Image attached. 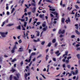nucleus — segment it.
I'll use <instances>...</instances> for the list:
<instances>
[{
	"mask_svg": "<svg viewBox=\"0 0 80 80\" xmlns=\"http://www.w3.org/2000/svg\"><path fill=\"white\" fill-rule=\"evenodd\" d=\"M65 31L64 30L62 31V30L60 29L58 33L59 34L62 33V34H63V33H65Z\"/></svg>",
	"mask_w": 80,
	"mask_h": 80,
	"instance_id": "6",
	"label": "nucleus"
},
{
	"mask_svg": "<svg viewBox=\"0 0 80 80\" xmlns=\"http://www.w3.org/2000/svg\"><path fill=\"white\" fill-rule=\"evenodd\" d=\"M2 58H3L0 57V63H2Z\"/></svg>",
	"mask_w": 80,
	"mask_h": 80,
	"instance_id": "41",
	"label": "nucleus"
},
{
	"mask_svg": "<svg viewBox=\"0 0 80 80\" xmlns=\"http://www.w3.org/2000/svg\"><path fill=\"white\" fill-rule=\"evenodd\" d=\"M8 34V32H0V35H1L2 37H6V35Z\"/></svg>",
	"mask_w": 80,
	"mask_h": 80,
	"instance_id": "1",
	"label": "nucleus"
},
{
	"mask_svg": "<svg viewBox=\"0 0 80 80\" xmlns=\"http://www.w3.org/2000/svg\"><path fill=\"white\" fill-rule=\"evenodd\" d=\"M45 41L42 42H41V45H44V44H45Z\"/></svg>",
	"mask_w": 80,
	"mask_h": 80,
	"instance_id": "36",
	"label": "nucleus"
},
{
	"mask_svg": "<svg viewBox=\"0 0 80 80\" xmlns=\"http://www.w3.org/2000/svg\"><path fill=\"white\" fill-rule=\"evenodd\" d=\"M47 30V27H45V28H44L43 29V31H46V30Z\"/></svg>",
	"mask_w": 80,
	"mask_h": 80,
	"instance_id": "20",
	"label": "nucleus"
},
{
	"mask_svg": "<svg viewBox=\"0 0 80 80\" xmlns=\"http://www.w3.org/2000/svg\"><path fill=\"white\" fill-rule=\"evenodd\" d=\"M68 74H69V76L70 77L71 76H72V74L69 73V72H68Z\"/></svg>",
	"mask_w": 80,
	"mask_h": 80,
	"instance_id": "55",
	"label": "nucleus"
},
{
	"mask_svg": "<svg viewBox=\"0 0 80 80\" xmlns=\"http://www.w3.org/2000/svg\"><path fill=\"white\" fill-rule=\"evenodd\" d=\"M61 21L62 23H64V22H65V19L64 18H62Z\"/></svg>",
	"mask_w": 80,
	"mask_h": 80,
	"instance_id": "25",
	"label": "nucleus"
},
{
	"mask_svg": "<svg viewBox=\"0 0 80 80\" xmlns=\"http://www.w3.org/2000/svg\"><path fill=\"white\" fill-rule=\"evenodd\" d=\"M27 23L26 22H24V24L23 25L25 27V28L27 26Z\"/></svg>",
	"mask_w": 80,
	"mask_h": 80,
	"instance_id": "22",
	"label": "nucleus"
},
{
	"mask_svg": "<svg viewBox=\"0 0 80 80\" xmlns=\"http://www.w3.org/2000/svg\"><path fill=\"white\" fill-rule=\"evenodd\" d=\"M67 66H68V68H70L71 67V66L70 65H68Z\"/></svg>",
	"mask_w": 80,
	"mask_h": 80,
	"instance_id": "45",
	"label": "nucleus"
},
{
	"mask_svg": "<svg viewBox=\"0 0 80 80\" xmlns=\"http://www.w3.org/2000/svg\"><path fill=\"white\" fill-rule=\"evenodd\" d=\"M32 18H31L29 20V23H31V22H32Z\"/></svg>",
	"mask_w": 80,
	"mask_h": 80,
	"instance_id": "46",
	"label": "nucleus"
},
{
	"mask_svg": "<svg viewBox=\"0 0 80 80\" xmlns=\"http://www.w3.org/2000/svg\"><path fill=\"white\" fill-rule=\"evenodd\" d=\"M46 12V11H45V10H43L42 11V12L43 13H45Z\"/></svg>",
	"mask_w": 80,
	"mask_h": 80,
	"instance_id": "56",
	"label": "nucleus"
},
{
	"mask_svg": "<svg viewBox=\"0 0 80 80\" xmlns=\"http://www.w3.org/2000/svg\"><path fill=\"white\" fill-rule=\"evenodd\" d=\"M22 30H25L26 29L25 28H24V27H23V26H22Z\"/></svg>",
	"mask_w": 80,
	"mask_h": 80,
	"instance_id": "33",
	"label": "nucleus"
},
{
	"mask_svg": "<svg viewBox=\"0 0 80 80\" xmlns=\"http://www.w3.org/2000/svg\"><path fill=\"white\" fill-rule=\"evenodd\" d=\"M15 45H16V46H17V44L18 45V42H15Z\"/></svg>",
	"mask_w": 80,
	"mask_h": 80,
	"instance_id": "51",
	"label": "nucleus"
},
{
	"mask_svg": "<svg viewBox=\"0 0 80 80\" xmlns=\"http://www.w3.org/2000/svg\"><path fill=\"white\" fill-rule=\"evenodd\" d=\"M59 53V51H57L55 52V53H56V54H57V55L58 56H59L60 55V53Z\"/></svg>",
	"mask_w": 80,
	"mask_h": 80,
	"instance_id": "14",
	"label": "nucleus"
},
{
	"mask_svg": "<svg viewBox=\"0 0 80 80\" xmlns=\"http://www.w3.org/2000/svg\"><path fill=\"white\" fill-rule=\"evenodd\" d=\"M36 32H37V36H38V37L40 35V32L38 31H36Z\"/></svg>",
	"mask_w": 80,
	"mask_h": 80,
	"instance_id": "15",
	"label": "nucleus"
},
{
	"mask_svg": "<svg viewBox=\"0 0 80 80\" xmlns=\"http://www.w3.org/2000/svg\"><path fill=\"white\" fill-rule=\"evenodd\" d=\"M75 36L74 35H72L71 36V38H75Z\"/></svg>",
	"mask_w": 80,
	"mask_h": 80,
	"instance_id": "44",
	"label": "nucleus"
},
{
	"mask_svg": "<svg viewBox=\"0 0 80 80\" xmlns=\"http://www.w3.org/2000/svg\"><path fill=\"white\" fill-rule=\"evenodd\" d=\"M51 12V13H53V14H54V15H56V17L57 18H58L59 16H58V13H57V12Z\"/></svg>",
	"mask_w": 80,
	"mask_h": 80,
	"instance_id": "5",
	"label": "nucleus"
},
{
	"mask_svg": "<svg viewBox=\"0 0 80 80\" xmlns=\"http://www.w3.org/2000/svg\"><path fill=\"white\" fill-rule=\"evenodd\" d=\"M18 42L19 43H22V40H21V39H20L19 40Z\"/></svg>",
	"mask_w": 80,
	"mask_h": 80,
	"instance_id": "48",
	"label": "nucleus"
},
{
	"mask_svg": "<svg viewBox=\"0 0 80 80\" xmlns=\"http://www.w3.org/2000/svg\"><path fill=\"white\" fill-rule=\"evenodd\" d=\"M15 10V8H13L12 10V12H11V13H12L14 12V11Z\"/></svg>",
	"mask_w": 80,
	"mask_h": 80,
	"instance_id": "40",
	"label": "nucleus"
},
{
	"mask_svg": "<svg viewBox=\"0 0 80 80\" xmlns=\"http://www.w3.org/2000/svg\"><path fill=\"white\" fill-rule=\"evenodd\" d=\"M15 61H17V59L16 58H14L12 60L11 62H15Z\"/></svg>",
	"mask_w": 80,
	"mask_h": 80,
	"instance_id": "26",
	"label": "nucleus"
},
{
	"mask_svg": "<svg viewBox=\"0 0 80 80\" xmlns=\"http://www.w3.org/2000/svg\"><path fill=\"white\" fill-rule=\"evenodd\" d=\"M41 56H42V55L40 54L37 57V58H40V57H41Z\"/></svg>",
	"mask_w": 80,
	"mask_h": 80,
	"instance_id": "54",
	"label": "nucleus"
},
{
	"mask_svg": "<svg viewBox=\"0 0 80 80\" xmlns=\"http://www.w3.org/2000/svg\"><path fill=\"white\" fill-rule=\"evenodd\" d=\"M42 26L43 27H46V22L45 21L42 24Z\"/></svg>",
	"mask_w": 80,
	"mask_h": 80,
	"instance_id": "13",
	"label": "nucleus"
},
{
	"mask_svg": "<svg viewBox=\"0 0 80 80\" xmlns=\"http://www.w3.org/2000/svg\"><path fill=\"white\" fill-rule=\"evenodd\" d=\"M8 19H7V20H6L4 22H2V24L1 25V26L2 27H3V26H4V25H5V23H8Z\"/></svg>",
	"mask_w": 80,
	"mask_h": 80,
	"instance_id": "4",
	"label": "nucleus"
},
{
	"mask_svg": "<svg viewBox=\"0 0 80 80\" xmlns=\"http://www.w3.org/2000/svg\"><path fill=\"white\" fill-rule=\"evenodd\" d=\"M12 71L13 72H15V71H16V70H15V69H13V68H12Z\"/></svg>",
	"mask_w": 80,
	"mask_h": 80,
	"instance_id": "38",
	"label": "nucleus"
},
{
	"mask_svg": "<svg viewBox=\"0 0 80 80\" xmlns=\"http://www.w3.org/2000/svg\"><path fill=\"white\" fill-rule=\"evenodd\" d=\"M32 6H34V7H35V6H36V4H35V3H32Z\"/></svg>",
	"mask_w": 80,
	"mask_h": 80,
	"instance_id": "34",
	"label": "nucleus"
},
{
	"mask_svg": "<svg viewBox=\"0 0 80 80\" xmlns=\"http://www.w3.org/2000/svg\"><path fill=\"white\" fill-rule=\"evenodd\" d=\"M39 40H40V39H38V40H34V42H39Z\"/></svg>",
	"mask_w": 80,
	"mask_h": 80,
	"instance_id": "35",
	"label": "nucleus"
},
{
	"mask_svg": "<svg viewBox=\"0 0 80 80\" xmlns=\"http://www.w3.org/2000/svg\"><path fill=\"white\" fill-rule=\"evenodd\" d=\"M31 38H34V35H31Z\"/></svg>",
	"mask_w": 80,
	"mask_h": 80,
	"instance_id": "50",
	"label": "nucleus"
},
{
	"mask_svg": "<svg viewBox=\"0 0 80 80\" xmlns=\"http://www.w3.org/2000/svg\"><path fill=\"white\" fill-rule=\"evenodd\" d=\"M24 35L25 37H27V36H28V33L27 32H26V35H25V33H24Z\"/></svg>",
	"mask_w": 80,
	"mask_h": 80,
	"instance_id": "42",
	"label": "nucleus"
},
{
	"mask_svg": "<svg viewBox=\"0 0 80 80\" xmlns=\"http://www.w3.org/2000/svg\"><path fill=\"white\" fill-rule=\"evenodd\" d=\"M13 76V75H11L9 77V80H12V77Z\"/></svg>",
	"mask_w": 80,
	"mask_h": 80,
	"instance_id": "19",
	"label": "nucleus"
},
{
	"mask_svg": "<svg viewBox=\"0 0 80 80\" xmlns=\"http://www.w3.org/2000/svg\"><path fill=\"white\" fill-rule=\"evenodd\" d=\"M7 14L8 15H9V14H10V12H7Z\"/></svg>",
	"mask_w": 80,
	"mask_h": 80,
	"instance_id": "57",
	"label": "nucleus"
},
{
	"mask_svg": "<svg viewBox=\"0 0 80 80\" xmlns=\"http://www.w3.org/2000/svg\"><path fill=\"white\" fill-rule=\"evenodd\" d=\"M76 50H80V47L78 48Z\"/></svg>",
	"mask_w": 80,
	"mask_h": 80,
	"instance_id": "61",
	"label": "nucleus"
},
{
	"mask_svg": "<svg viewBox=\"0 0 80 80\" xmlns=\"http://www.w3.org/2000/svg\"><path fill=\"white\" fill-rule=\"evenodd\" d=\"M75 7L77 9H78V8H79V7L77 6V5H75Z\"/></svg>",
	"mask_w": 80,
	"mask_h": 80,
	"instance_id": "37",
	"label": "nucleus"
},
{
	"mask_svg": "<svg viewBox=\"0 0 80 80\" xmlns=\"http://www.w3.org/2000/svg\"><path fill=\"white\" fill-rule=\"evenodd\" d=\"M60 5H61V6H62V1H61V2L60 3Z\"/></svg>",
	"mask_w": 80,
	"mask_h": 80,
	"instance_id": "63",
	"label": "nucleus"
},
{
	"mask_svg": "<svg viewBox=\"0 0 80 80\" xmlns=\"http://www.w3.org/2000/svg\"><path fill=\"white\" fill-rule=\"evenodd\" d=\"M19 20H20L21 22H25L24 19H19Z\"/></svg>",
	"mask_w": 80,
	"mask_h": 80,
	"instance_id": "29",
	"label": "nucleus"
},
{
	"mask_svg": "<svg viewBox=\"0 0 80 80\" xmlns=\"http://www.w3.org/2000/svg\"><path fill=\"white\" fill-rule=\"evenodd\" d=\"M80 45H79V44H77L76 45V47H80Z\"/></svg>",
	"mask_w": 80,
	"mask_h": 80,
	"instance_id": "60",
	"label": "nucleus"
},
{
	"mask_svg": "<svg viewBox=\"0 0 80 80\" xmlns=\"http://www.w3.org/2000/svg\"><path fill=\"white\" fill-rule=\"evenodd\" d=\"M23 61H22L20 63V65L21 66H22V65H23Z\"/></svg>",
	"mask_w": 80,
	"mask_h": 80,
	"instance_id": "47",
	"label": "nucleus"
},
{
	"mask_svg": "<svg viewBox=\"0 0 80 80\" xmlns=\"http://www.w3.org/2000/svg\"><path fill=\"white\" fill-rule=\"evenodd\" d=\"M48 55H46V60H48Z\"/></svg>",
	"mask_w": 80,
	"mask_h": 80,
	"instance_id": "43",
	"label": "nucleus"
},
{
	"mask_svg": "<svg viewBox=\"0 0 80 80\" xmlns=\"http://www.w3.org/2000/svg\"><path fill=\"white\" fill-rule=\"evenodd\" d=\"M19 52H23V48H19Z\"/></svg>",
	"mask_w": 80,
	"mask_h": 80,
	"instance_id": "17",
	"label": "nucleus"
},
{
	"mask_svg": "<svg viewBox=\"0 0 80 80\" xmlns=\"http://www.w3.org/2000/svg\"><path fill=\"white\" fill-rule=\"evenodd\" d=\"M75 73V75H76V74H77V73H78V70H76Z\"/></svg>",
	"mask_w": 80,
	"mask_h": 80,
	"instance_id": "28",
	"label": "nucleus"
},
{
	"mask_svg": "<svg viewBox=\"0 0 80 80\" xmlns=\"http://www.w3.org/2000/svg\"><path fill=\"white\" fill-rule=\"evenodd\" d=\"M31 51H32V50H31V49H29L28 52H29V53H30Z\"/></svg>",
	"mask_w": 80,
	"mask_h": 80,
	"instance_id": "58",
	"label": "nucleus"
},
{
	"mask_svg": "<svg viewBox=\"0 0 80 80\" xmlns=\"http://www.w3.org/2000/svg\"><path fill=\"white\" fill-rule=\"evenodd\" d=\"M75 32L76 33H77V34L78 35H80V32H78V31H77V30H76Z\"/></svg>",
	"mask_w": 80,
	"mask_h": 80,
	"instance_id": "18",
	"label": "nucleus"
},
{
	"mask_svg": "<svg viewBox=\"0 0 80 80\" xmlns=\"http://www.w3.org/2000/svg\"><path fill=\"white\" fill-rule=\"evenodd\" d=\"M15 49H17V47L16 45H14L11 51L12 53H13L15 52Z\"/></svg>",
	"mask_w": 80,
	"mask_h": 80,
	"instance_id": "3",
	"label": "nucleus"
},
{
	"mask_svg": "<svg viewBox=\"0 0 80 80\" xmlns=\"http://www.w3.org/2000/svg\"><path fill=\"white\" fill-rule=\"evenodd\" d=\"M31 56L30 57L28 61V59H26L25 60V62H29V63H30V61H31Z\"/></svg>",
	"mask_w": 80,
	"mask_h": 80,
	"instance_id": "9",
	"label": "nucleus"
},
{
	"mask_svg": "<svg viewBox=\"0 0 80 80\" xmlns=\"http://www.w3.org/2000/svg\"><path fill=\"white\" fill-rule=\"evenodd\" d=\"M39 17H40V18H43V17H44V14H43L42 15H39Z\"/></svg>",
	"mask_w": 80,
	"mask_h": 80,
	"instance_id": "16",
	"label": "nucleus"
},
{
	"mask_svg": "<svg viewBox=\"0 0 80 80\" xmlns=\"http://www.w3.org/2000/svg\"><path fill=\"white\" fill-rule=\"evenodd\" d=\"M36 60V58H33L32 60V61L33 62H35V61Z\"/></svg>",
	"mask_w": 80,
	"mask_h": 80,
	"instance_id": "59",
	"label": "nucleus"
},
{
	"mask_svg": "<svg viewBox=\"0 0 80 80\" xmlns=\"http://www.w3.org/2000/svg\"><path fill=\"white\" fill-rule=\"evenodd\" d=\"M16 76H14L13 78L15 80H18L19 77H20V75L19 74H16Z\"/></svg>",
	"mask_w": 80,
	"mask_h": 80,
	"instance_id": "2",
	"label": "nucleus"
},
{
	"mask_svg": "<svg viewBox=\"0 0 80 80\" xmlns=\"http://www.w3.org/2000/svg\"><path fill=\"white\" fill-rule=\"evenodd\" d=\"M71 73L73 74V75H75V72H74V71H71Z\"/></svg>",
	"mask_w": 80,
	"mask_h": 80,
	"instance_id": "23",
	"label": "nucleus"
},
{
	"mask_svg": "<svg viewBox=\"0 0 80 80\" xmlns=\"http://www.w3.org/2000/svg\"><path fill=\"white\" fill-rule=\"evenodd\" d=\"M75 27H75V28H76V29H77V30H78V24H76L75 25Z\"/></svg>",
	"mask_w": 80,
	"mask_h": 80,
	"instance_id": "21",
	"label": "nucleus"
},
{
	"mask_svg": "<svg viewBox=\"0 0 80 80\" xmlns=\"http://www.w3.org/2000/svg\"><path fill=\"white\" fill-rule=\"evenodd\" d=\"M65 22H66L67 23V24H68V23H70V18H68V19L66 20Z\"/></svg>",
	"mask_w": 80,
	"mask_h": 80,
	"instance_id": "7",
	"label": "nucleus"
},
{
	"mask_svg": "<svg viewBox=\"0 0 80 80\" xmlns=\"http://www.w3.org/2000/svg\"><path fill=\"white\" fill-rule=\"evenodd\" d=\"M50 10H51V11H52L53 12V11H55V9H53V8H50Z\"/></svg>",
	"mask_w": 80,
	"mask_h": 80,
	"instance_id": "32",
	"label": "nucleus"
},
{
	"mask_svg": "<svg viewBox=\"0 0 80 80\" xmlns=\"http://www.w3.org/2000/svg\"><path fill=\"white\" fill-rule=\"evenodd\" d=\"M53 66L54 67H57V64L55 63H54L53 64Z\"/></svg>",
	"mask_w": 80,
	"mask_h": 80,
	"instance_id": "53",
	"label": "nucleus"
},
{
	"mask_svg": "<svg viewBox=\"0 0 80 80\" xmlns=\"http://www.w3.org/2000/svg\"><path fill=\"white\" fill-rule=\"evenodd\" d=\"M67 54H68V51H66L65 52V54L63 56V57H65V59H66V58H67V57L65 56V55L66 56H67Z\"/></svg>",
	"mask_w": 80,
	"mask_h": 80,
	"instance_id": "8",
	"label": "nucleus"
},
{
	"mask_svg": "<svg viewBox=\"0 0 80 80\" xmlns=\"http://www.w3.org/2000/svg\"><path fill=\"white\" fill-rule=\"evenodd\" d=\"M62 67L63 68H65V64H63L62 65Z\"/></svg>",
	"mask_w": 80,
	"mask_h": 80,
	"instance_id": "64",
	"label": "nucleus"
},
{
	"mask_svg": "<svg viewBox=\"0 0 80 80\" xmlns=\"http://www.w3.org/2000/svg\"><path fill=\"white\" fill-rule=\"evenodd\" d=\"M66 63H68V62H69V60H66Z\"/></svg>",
	"mask_w": 80,
	"mask_h": 80,
	"instance_id": "62",
	"label": "nucleus"
},
{
	"mask_svg": "<svg viewBox=\"0 0 80 80\" xmlns=\"http://www.w3.org/2000/svg\"><path fill=\"white\" fill-rule=\"evenodd\" d=\"M36 55V53H35V52H32L31 53V56H30V57H31V58H32V56H34V55Z\"/></svg>",
	"mask_w": 80,
	"mask_h": 80,
	"instance_id": "12",
	"label": "nucleus"
},
{
	"mask_svg": "<svg viewBox=\"0 0 80 80\" xmlns=\"http://www.w3.org/2000/svg\"><path fill=\"white\" fill-rule=\"evenodd\" d=\"M13 25H14V24L12 23V24H9L8 25H7V27H11V26H13Z\"/></svg>",
	"mask_w": 80,
	"mask_h": 80,
	"instance_id": "11",
	"label": "nucleus"
},
{
	"mask_svg": "<svg viewBox=\"0 0 80 80\" xmlns=\"http://www.w3.org/2000/svg\"><path fill=\"white\" fill-rule=\"evenodd\" d=\"M17 28L19 30H21V27H20V26L19 25V26L17 27Z\"/></svg>",
	"mask_w": 80,
	"mask_h": 80,
	"instance_id": "24",
	"label": "nucleus"
},
{
	"mask_svg": "<svg viewBox=\"0 0 80 80\" xmlns=\"http://www.w3.org/2000/svg\"><path fill=\"white\" fill-rule=\"evenodd\" d=\"M37 25H40V22H38L37 23Z\"/></svg>",
	"mask_w": 80,
	"mask_h": 80,
	"instance_id": "49",
	"label": "nucleus"
},
{
	"mask_svg": "<svg viewBox=\"0 0 80 80\" xmlns=\"http://www.w3.org/2000/svg\"><path fill=\"white\" fill-rule=\"evenodd\" d=\"M56 42V40L55 39H53V40H52V43H55V42Z\"/></svg>",
	"mask_w": 80,
	"mask_h": 80,
	"instance_id": "31",
	"label": "nucleus"
},
{
	"mask_svg": "<svg viewBox=\"0 0 80 80\" xmlns=\"http://www.w3.org/2000/svg\"><path fill=\"white\" fill-rule=\"evenodd\" d=\"M57 45H58V43H55V47H57Z\"/></svg>",
	"mask_w": 80,
	"mask_h": 80,
	"instance_id": "39",
	"label": "nucleus"
},
{
	"mask_svg": "<svg viewBox=\"0 0 80 80\" xmlns=\"http://www.w3.org/2000/svg\"><path fill=\"white\" fill-rule=\"evenodd\" d=\"M77 58H78V59H80V55L79 54H78L77 55Z\"/></svg>",
	"mask_w": 80,
	"mask_h": 80,
	"instance_id": "30",
	"label": "nucleus"
},
{
	"mask_svg": "<svg viewBox=\"0 0 80 80\" xmlns=\"http://www.w3.org/2000/svg\"><path fill=\"white\" fill-rule=\"evenodd\" d=\"M29 75H30V73H28V74L27 73H25V79H26V80H27V76H29Z\"/></svg>",
	"mask_w": 80,
	"mask_h": 80,
	"instance_id": "10",
	"label": "nucleus"
},
{
	"mask_svg": "<svg viewBox=\"0 0 80 80\" xmlns=\"http://www.w3.org/2000/svg\"><path fill=\"white\" fill-rule=\"evenodd\" d=\"M51 46V42H49L47 46L50 47Z\"/></svg>",
	"mask_w": 80,
	"mask_h": 80,
	"instance_id": "27",
	"label": "nucleus"
},
{
	"mask_svg": "<svg viewBox=\"0 0 80 80\" xmlns=\"http://www.w3.org/2000/svg\"><path fill=\"white\" fill-rule=\"evenodd\" d=\"M72 58V57L71 56H70L68 58H67L68 60H69V59H70Z\"/></svg>",
	"mask_w": 80,
	"mask_h": 80,
	"instance_id": "52",
	"label": "nucleus"
}]
</instances>
